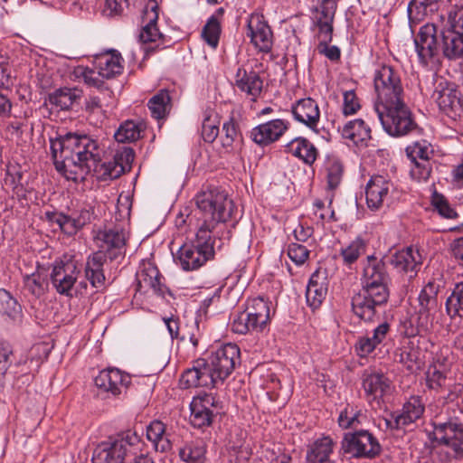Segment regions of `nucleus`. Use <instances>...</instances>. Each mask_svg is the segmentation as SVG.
Segmentation results:
<instances>
[{
	"instance_id": "1",
	"label": "nucleus",
	"mask_w": 463,
	"mask_h": 463,
	"mask_svg": "<svg viewBox=\"0 0 463 463\" xmlns=\"http://www.w3.org/2000/svg\"><path fill=\"white\" fill-rule=\"evenodd\" d=\"M197 206V232L194 238L177 251L183 269L194 270L214 256V248L220 225L229 221L235 205L227 193L216 186H209L195 196Z\"/></svg>"
},
{
	"instance_id": "2",
	"label": "nucleus",
	"mask_w": 463,
	"mask_h": 463,
	"mask_svg": "<svg viewBox=\"0 0 463 463\" xmlns=\"http://www.w3.org/2000/svg\"><path fill=\"white\" fill-rule=\"evenodd\" d=\"M51 154L56 170L67 179L77 181L91 171L102 181L118 178L124 168L112 161L99 164L102 148L97 140L88 135L67 133L51 138Z\"/></svg>"
},
{
	"instance_id": "3",
	"label": "nucleus",
	"mask_w": 463,
	"mask_h": 463,
	"mask_svg": "<svg viewBox=\"0 0 463 463\" xmlns=\"http://www.w3.org/2000/svg\"><path fill=\"white\" fill-rule=\"evenodd\" d=\"M377 102L374 110L383 129L392 137L419 132L420 128L403 101L400 78L390 66H383L374 76Z\"/></svg>"
},
{
	"instance_id": "4",
	"label": "nucleus",
	"mask_w": 463,
	"mask_h": 463,
	"mask_svg": "<svg viewBox=\"0 0 463 463\" xmlns=\"http://www.w3.org/2000/svg\"><path fill=\"white\" fill-rule=\"evenodd\" d=\"M389 280L383 259L368 256L361 279L362 288L351 298L352 312L354 316L366 323L374 322L379 317V309L388 302Z\"/></svg>"
},
{
	"instance_id": "5",
	"label": "nucleus",
	"mask_w": 463,
	"mask_h": 463,
	"mask_svg": "<svg viewBox=\"0 0 463 463\" xmlns=\"http://www.w3.org/2000/svg\"><path fill=\"white\" fill-rule=\"evenodd\" d=\"M436 440L453 451L456 459H463V410L447 407L433 420Z\"/></svg>"
},
{
	"instance_id": "6",
	"label": "nucleus",
	"mask_w": 463,
	"mask_h": 463,
	"mask_svg": "<svg viewBox=\"0 0 463 463\" xmlns=\"http://www.w3.org/2000/svg\"><path fill=\"white\" fill-rule=\"evenodd\" d=\"M141 446V436L128 430L101 442L93 452L92 463H125Z\"/></svg>"
},
{
	"instance_id": "7",
	"label": "nucleus",
	"mask_w": 463,
	"mask_h": 463,
	"mask_svg": "<svg viewBox=\"0 0 463 463\" xmlns=\"http://www.w3.org/2000/svg\"><path fill=\"white\" fill-rule=\"evenodd\" d=\"M443 287L440 279L430 280L420 290L418 297V323L419 331L427 332L430 326H432L436 314L441 308V302L438 295Z\"/></svg>"
},
{
	"instance_id": "8",
	"label": "nucleus",
	"mask_w": 463,
	"mask_h": 463,
	"mask_svg": "<svg viewBox=\"0 0 463 463\" xmlns=\"http://www.w3.org/2000/svg\"><path fill=\"white\" fill-rule=\"evenodd\" d=\"M341 450L354 458H374L382 448L378 439L368 430L347 432L341 441Z\"/></svg>"
},
{
	"instance_id": "9",
	"label": "nucleus",
	"mask_w": 463,
	"mask_h": 463,
	"mask_svg": "<svg viewBox=\"0 0 463 463\" xmlns=\"http://www.w3.org/2000/svg\"><path fill=\"white\" fill-rule=\"evenodd\" d=\"M190 422L193 427H210L222 411V402L213 393H202L193 398L190 403Z\"/></svg>"
},
{
	"instance_id": "10",
	"label": "nucleus",
	"mask_w": 463,
	"mask_h": 463,
	"mask_svg": "<svg viewBox=\"0 0 463 463\" xmlns=\"http://www.w3.org/2000/svg\"><path fill=\"white\" fill-rule=\"evenodd\" d=\"M444 58L463 56V13L448 12V22L441 31Z\"/></svg>"
},
{
	"instance_id": "11",
	"label": "nucleus",
	"mask_w": 463,
	"mask_h": 463,
	"mask_svg": "<svg viewBox=\"0 0 463 463\" xmlns=\"http://www.w3.org/2000/svg\"><path fill=\"white\" fill-rule=\"evenodd\" d=\"M45 220L51 224H57L61 231L69 236L75 235L85 225L90 223L95 218L92 206L83 207L71 215L59 212H46Z\"/></svg>"
},
{
	"instance_id": "12",
	"label": "nucleus",
	"mask_w": 463,
	"mask_h": 463,
	"mask_svg": "<svg viewBox=\"0 0 463 463\" xmlns=\"http://www.w3.org/2000/svg\"><path fill=\"white\" fill-rule=\"evenodd\" d=\"M365 400L373 406H380L383 398L391 392L392 381L381 371L366 369L361 376Z\"/></svg>"
},
{
	"instance_id": "13",
	"label": "nucleus",
	"mask_w": 463,
	"mask_h": 463,
	"mask_svg": "<svg viewBox=\"0 0 463 463\" xmlns=\"http://www.w3.org/2000/svg\"><path fill=\"white\" fill-rule=\"evenodd\" d=\"M431 99L439 109L450 118H455L463 114V97L453 84L446 80L438 83Z\"/></svg>"
},
{
	"instance_id": "14",
	"label": "nucleus",
	"mask_w": 463,
	"mask_h": 463,
	"mask_svg": "<svg viewBox=\"0 0 463 463\" xmlns=\"http://www.w3.org/2000/svg\"><path fill=\"white\" fill-rule=\"evenodd\" d=\"M208 361L217 378L224 380L241 364V351L235 344H226L212 353Z\"/></svg>"
},
{
	"instance_id": "15",
	"label": "nucleus",
	"mask_w": 463,
	"mask_h": 463,
	"mask_svg": "<svg viewBox=\"0 0 463 463\" xmlns=\"http://www.w3.org/2000/svg\"><path fill=\"white\" fill-rule=\"evenodd\" d=\"M79 273L75 260L68 259L56 261L51 273L52 284L59 294L71 297Z\"/></svg>"
},
{
	"instance_id": "16",
	"label": "nucleus",
	"mask_w": 463,
	"mask_h": 463,
	"mask_svg": "<svg viewBox=\"0 0 463 463\" xmlns=\"http://www.w3.org/2000/svg\"><path fill=\"white\" fill-rule=\"evenodd\" d=\"M94 383L98 389V396L117 397L121 393L122 388H127L130 383V377L118 369L109 368L100 371Z\"/></svg>"
},
{
	"instance_id": "17",
	"label": "nucleus",
	"mask_w": 463,
	"mask_h": 463,
	"mask_svg": "<svg viewBox=\"0 0 463 463\" xmlns=\"http://www.w3.org/2000/svg\"><path fill=\"white\" fill-rule=\"evenodd\" d=\"M337 4L335 0H321L312 10L311 29L316 37H329L333 35L334 20Z\"/></svg>"
},
{
	"instance_id": "18",
	"label": "nucleus",
	"mask_w": 463,
	"mask_h": 463,
	"mask_svg": "<svg viewBox=\"0 0 463 463\" xmlns=\"http://www.w3.org/2000/svg\"><path fill=\"white\" fill-rule=\"evenodd\" d=\"M248 35L255 48L263 53H269L273 45V33L264 15L252 13L248 18Z\"/></svg>"
},
{
	"instance_id": "19",
	"label": "nucleus",
	"mask_w": 463,
	"mask_h": 463,
	"mask_svg": "<svg viewBox=\"0 0 463 463\" xmlns=\"http://www.w3.org/2000/svg\"><path fill=\"white\" fill-rule=\"evenodd\" d=\"M425 405L420 397L411 396L402 406V411L391 413L386 425L391 430H402L415 422L424 413Z\"/></svg>"
},
{
	"instance_id": "20",
	"label": "nucleus",
	"mask_w": 463,
	"mask_h": 463,
	"mask_svg": "<svg viewBox=\"0 0 463 463\" xmlns=\"http://www.w3.org/2000/svg\"><path fill=\"white\" fill-rule=\"evenodd\" d=\"M98 251H102L104 257L110 261L125 254L126 234L118 228L99 231L96 237Z\"/></svg>"
},
{
	"instance_id": "21",
	"label": "nucleus",
	"mask_w": 463,
	"mask_h": 463,
	"mask_svg": "<svg viewBox=\"0 0 463 463\" xmlns=\"http://www.w3.org/2000/svg\"><path fill=\"white\" fill-rule=\"evenodd\" d=\"M418 58H434L442 51V37L439 40L438 28L434 24H426L420 28L414 38Z\"/></svg>"
},
{
	"instance_id": "22",
	"label": "nucleus",
	"mask_w": 463,
	"mask_h": 463,
	"mask_svg": "<svg viewBox=\"0 0 463 463\" xmlns=\"http://www.w3.org/2000/svg\"><path fill=\"white\" fill-rule=\"evenodd\" d=\"M159 7L155 0H150L145 6L141 16V31L139 33L140 43H156L163 35L157 27Z\"/></svg>"
},
{
	"instance_id": "23",
	"label": "nucleus",
	"mask_w": 463,
	"mask_h": 463,
	"mask_svg": "<svg viewBox=\"0 0 463 463\" xmlns=\"http://www.w3.org/2000/svg\"><path fill=\"white\" fill-rule=\"evenodd\" d=\"M149 289L163 298L166 293L172 296L171 291L161 282L158 269L151 263H148L137 273V290L146 293Z\"/></svg>"
},
{
	"instance_id": "24",
	"label": "nucleus",
	"mask_w": 463,
	"mask_h": 463,
	"mask_svg": "<svg viewBox=\"0 0 463 463\" xmlns=\"http://www.w3.org/2000/svg\"><path fill=\"white\" fill-rule=\"evenodd\" d=\"M291 112L297 121L317 131L320 110L316 100L311 98L301 99L292 105Z\"/></svg>"
},
{
	"instance_id": "25",
	"label": "nucleus",
	"mask_w": 463,
	"mask_h": 463,
	"mask_svg": "<svg viewBox=\"0 0 463 463\" xmlns=\"http://www.w3.org/2000/svg\"><path fill=\"white\" fill-rule=\"evenodd\" d=\"M392 186V182L383 175H373L366 184V203L372 211H377L383 206L384 198Z\"/></svg>"
},
{
	"instance_id": "26",
	"label": "nucleus",
	"mask_w": 463,
	"mask_h": 463,
	"mask_svg": "<svg viewBox=\"0 0 463 463\" xmlns=\"http://www.w3.org/2000/svg\"><path fill=\"white\" fill-rule=\"evenodd\" d=\"M389 262L398 272H414L416 275L422 264V257L418 249L410 246L392 254Z\"/></svg>"
},
{
	"instance_id": "27",
	"label": "nucleus",
	"mask_w": 463,
	"mask_h": 463,
	"mask_svg": "<svg viewBox=\"0 0 463 463\" xmlns=\"http://www.w3.org/2000/svg\"><path fill=\"white\" fill-rule=\"evenodd\" d=\"M286 129L283 120L274 119L252 128L250 137L254 143L265 146L278 140Z\"/></svg>"
},
{
	"instance_id": "28",
	"label": "nucleus",
	"mask_w": 463,
	"mask_h": 463,
	"mask_svg": "<svg viewBox=\"0 0 463 463\" xmlns=\"http://www.w3.org/2000/svg\"><path fill=\"white\" fill-rule=\"evenodd\" d=\"M341 137L357 147H366L372 138L370 127L361 118L346 122L339 128Z\"/></svg>"
},
{
	"instance_id": "29",
	"label": "nucleus",
	"mask_w": 463,
	"mask_h": 463,
	"mask_svg": "<svg viewBox=\"0 0 463 463\" xmlns=\"http://www.w3.org/2000/svg\"><path fill=\"white\" fill-rule=\"evenodd\" d=\"M107 260L102 251H96L86 260L84 268L85 278L97 289L102 288L105 286L106 277L103 267Z\"/></svg>"
},
{
	"instance_id": "30",
	"label": "nucleus",
	"mask_w": 463,
	"mask_h": 463,
	"mask_svg": "<svg viewBox=\"0 0 463 463\" xmlns=\"http://www.w3.org/2000/svg\"><path fill=\"white\" fill-rule=\"evenodd\" d=\"M327 294V279L319 271L314 272L308 281L306 290L307 304L313 310L317 309Z\"/></svg>"
},
{
	"instance_id": "31",
	"label": "nucleus",
	"mask_w": 463,
	"mask_h": 463,
	"mask_svg": "<svg viewBox=\"0 0 463 463\" xmlns=\"http://www.w3.org/2000/svg\"><path fill=\"white\" fill-rule=\"evenodd\" d=\"M286 151L307 165H312L318 156L317 147L305 137H296L288 142L286 145Z\"/></svg>"
},
{
	"instance_id": "32",
	"label": "nucleus",
	"mask_w": 463,
	"mask_h": 463,
	"mask_svg": "<svg viewBox=\"0 0 463 463\" xmlns=\"http://www.w3.org/2000/svg\"><path fill=\"white\" fill-rule=\"evenodd\" d=\"M222 133L223 135L221 137L222 147L227 152H241L243 146V137L239 124L233 118L223 123Z\"/></svg>"
},
{
	"instance_id": "33",
	"label": "nucleus",
	"mask_w": 463,
	"mask_h": 463,
	"mask_svg": "<svg viewBox=\"0 0 463 463\" xmlns=\"http://www.w3.org/2000/svg\"><path fill=\"white\" fill-rule=\"evenodd\" d=\"M334 441L330 437L317 439L307 452V463H334L330 456L334 450Z\"/></svg>"
},
{
	"instance_id": "34",
	"label": "nucleus",
	"mask_w": 463,
	"mask_h": 463,
	"mask_svg": "<svg viewBox=\"0 0 463 463\" xmlns=\"http://www.w3.org/2000/svg\"><path fill=\"white\" fill-rule=\"evenodd\" d=\"M442 0H411L407 12L411 27L419 24L428 14L437 12Z\"/></svg>"
},
{
	"instance_id": "35",
	"label": "nucleus",
	"mask_w": 463,
	"mask_h": 463,
	"mask_svg": "<svg viewBox=\"0 0 463 463\" xmlns=\"http://www.w3.org/2000/svg\"><path fill=\"white\" fill-rule=\"evenodd\" d=\"M206 445L202 439L185 442L178 449V456L184 463H205Z\"/></svg>"
},
{
	"instance_id": "36",
	"label": "nucleus",
	"mask_w": 463,
	"mask_h": 463,
	"mask_svg": "<svg viewBox=\"0 0 463 463\" xmlns=\"http://www.w3.org/2000/svg\"><path fill=\"white\" fill-rule=\"evenodd\" d=\"M224 8L219 7L215 12L207 19L202 30V36L204 41L212 47H217L222 33L221 21L224 15Z\"/></svg>"
},
{
	"instance_id": "37",
	"label": "nucleus",
	"mask_w": 463,
	"mask_h": 463,
	"mask_svg": "<svg viewBox=\"0 0 463 463\" xmlns=\"http://www.w3.org/2000/svg\"><path fill=\"white\" fill-rule=\"evenodd\" d=\"M449 373H447L446 367L437 364H430L426 373V385L430 390L439 392L449 386Z\"/></svg>"
},
{
	"instance_id": "38",
	"label": "nucleus",
	"mask_w": 463,
	"mask_h": 463,
	"mask_svg": "<svg viewBox=\"0 0 463 463\" xmlns=\"http://www.w3.org/2000/svg\"><path fill=\"white\" fill-rule=\"evenodd\" d=\"M236 85L248 95L253 97V99L259 96L262 90V80L255 72L247 73L244 69H238L236 73Z\"/></svg>"
},
{
	"instance_id": "39",
	"label": "nucleus",
	"mask_w": 463,
	"mask_h": 463,
	"mask_svg": "<svg viewBox=\"0 0 463 463\" xmlns=\"http://www.w3.org/2000/svg\"><path fill=\"white\" fill-rule=\"evenodd\" d=\"M245 311L250 316L251 319L255 320V325H260L263 329L265 328L270 317L268 301L260 297L251 298L248 301Z\"/></svg>"
},
{
	"instance_id": "40",
	"label": "nucleus",
	"mask_w": 463,
	"mask_h": 463,
	"mask_svg": "<svg viewBox=\"0 0 463 463\" xmlns=\"http://www.w3.org/2000/svg\"><path fill=\"white\" fill-rule=\"evenodd\" d=\"M75 90L59 89L49 95V102L57 110H69L79 99Z\"/></svg>"
},
{
	"instance_id": "41",
	"label": "nucleus",
	"mask_w": 463,
	"mask_h": 463,
	"mask_svg": "<svg viewBox=\"0 0 463 463\" xmlns=\"http://www.w3.org/2000/svg\"><path fill=\"white\" fill-rule=\"evenodd\" d=\"M446 313L450 318L463 317V281L455 287L445 302Z\"/></svg>"
},
{
	"instance_id": "42",
	"label": "nucleus",
	"mask_w": 463,
	"mask_h": 463,
	"mask_svg": "<svg viewBox=\"0 0 463 463\" xmlns=\"http://www.w3.org/2000/svg\"><path fill=\"white\" fill-rule=\"evenodd\" d=\"M326 171L327 186L335 189L340 184L344 175V164L340 158L335 156H328L325 164Z\"/></svg>"
},
{
	"instance_id": "43",
	"label": "nucleus",
	"mask_w": 463,
	"mask_h": 463,
	"mask_svg": "<svg viewBox=\"0 0 463 463\" xmlns=\"http://www.w3.org/2000/svg\"><path fill=\"white\" fill-rule=\"evenodd\" d=\"M0 299L2 302V311L13 322L21 323L22 307L5 289H0Z\"/></svg>"
},
{
	"instance_id": "44",
	"label": "nucleus",
	"mask_w": 463,
	"mask_h": 463,
	"mask_svg": "<svg viewBox=\"0 0 463 463\" xmlns=\"http://www.w3.org/2000/svg\"><path fill=\"white\" fill-rule=\"evenodd\" d=\"M141 125L133 120H126L120 124L114 134L115 140L118 143L134 142L140 137Z\"/></svg>"
},
{
	"instance_id": "45",
	"label": "nucleus",
	"mask_w": 463,
	"mask_h": 463,
	"mask_svg": "<svg viewBox=\"0 0 463 463\" xmlns=\"http://www.w3.org/2000/svg\"><path fill=\"white\" fill-rule=\"evenodd\" d=\"M170 101L171 98L165 90H162L153 96L148 101V108L152 116L156 119L164 118L170 106Z\"/></svg>"
},
{
	"instance_id": "46",
	"label": "nucleus",
	"mask_w": 463,
	"mask_h": 463,
	"mask_svg": "<svg viewBox=\"0 0 463 463\" xmlns=\"http://www.w3.org/2000/svg\"><path fill=\"white\" fill-rule=\"evenodd\" d=\"M255 324V320L251 319L250 316L244 310L233 318L231 327L232 332L241 335L250 332H261L263 328Z\"/></svg>"
},
{
	"instance_id": "47",
	"label": "nucleus",
	"mask_w": 463,
	"mask_h": 463,
	"mask_svg": "<svg viewBox=\"0 0 463 463\" xmlns=\"http://www.w3.org/2000/svg\"><path fill=\"white\" fill-rule=\"evenodd\" d=\"M196 365L199 373L200 387H215L218 383H223L222 380L215 377L216 373L208 360L199 359L196 361Z\"/></svg>"
},
{
	"instance_id": "48",
	"label": "nucleus",
	"mask_w": 463,
	"mask_h": 463,
	"mask_svg": "<svg viewBox=\"0 0 463 463\" xmlns=\"http://www.w3.org/2000/svg\"><path fill=\"white\" fill-rule=\"evenodd\" d=\"M366 243L362 238H356L346 247H343L340 255L343 258L344 264L352 265L358 258L365 252Z\"/></svg>"
},
{
	"instance_id": "49",
	"label": "nucleus",
	"mask_w": 463,
	"mask_h": 463,
	"mask_svg": "<svg viewBox=\"0 0 463 463\" xmlns=\"http://www.w3.org/2000/svg\"><path fill=\"white\" fill-rule=\"evenodd\" d=\"M399 362L411 373L420 370L422 361L420 358V351L413 346L403 347L399 354Z\"/></svg>"
},
{
	"instance_id": "50",
	"label": "nucleus",
	"mask_w": 463,
	"mask_h": 463,
	"mask_svg": "<svg viewBox=\"0 0 463 463\" xmlns=\"http://www.w3.org/2000/svg\"><path fill=\"white\" fill-rule=\"evenodd\" d=\"M360 416H362L361 410H358L351 404H347L339 414L338 424L343 429L356 427L361 423Z\"/></svg>"
},
{
	"instance_id": "51",
	"label": "nucleus",
	"mask_w": 463,
	"mask_h": 463,
	"mask_svg": "<svg viewBox=\"0 0 463 463\" xmlns=\"http://www.w3.org/2000/svg\"><path fill=\"white\" fill-rule=\"evenodd\" d=\"M24 289L35 298L44 294V279L38 272L24 276Z\"/></svg>"
},
{
	"instance_id": "52",
	"label": "nucleus",
	"mask_w": 463,
	"mask_h": 463,
	"mask_svg": "<svg viewBox=\"0 0 463 463\" xmlns=\"http://www.w3.org/2000/svg\"><path fill=\"white\" fill-rule=\"evenodd\" d=\"M406 154L411 161L430 160L432 154L430 145L425 141H418L406 147Z\"/></svg>"
},
{
	"instance_id": "53",
	"label": "nucleus",
	"mask_w": 463,
	"mask_h": 463,
	"mask_svg": "<svg viewBox=\"0 0 463 463\" xmlns=\"http://www.w3.org/2000/svg\"><path fill=\"white\" fill-rule=\"evenodd\" d=\"M431 204L439 214L447 219L458 218V213L450 206L444 195L435 192L431 197Z\"/></svg>"
},
{
	"instance_id": "54",
	"label": "nucleus",
	"mask_w": 463,
	"mask_h": 463,
	"mask_svg": "<svg viewBox=\"0 0 463 463\" xmlns=\"http://www.w3.org/2000/svg\"><path fill=\"white\" fill-rule=\"evenodd\" d=\"M212 117L213 112L206 111L202 124V137L208 143H213L219 135V127Z\"/></svg>"
},
{
	"instance_id": "55",
	"label": "nucleus",
	"mask_w": 463,
	"mask_h": 463,
	"mask_svg": "<svg viewBox=\"0 0 463 463\" xmlns=\"http://www.w3.org/2000/svg\"><path fill=\"white\" fill-rule=\"evenodd\" d=\"M73 75L77 79H82L89 86L100 88L103 84L101 75H99V71L90 70L83 66L76 67L73 71Z\"/></svg>"
},
{
	"instance_id": "56",
	"label": "nucleus",
	"mask_w": 463,
	"mask_h": 463,
	"mask_svg": "<svg viewBox=\"0 0 463 463\" xmlns=\"http://www.w3.org/2000/svg\"><path fill=\"white\" fill-rule=\"evenodd\" d=\"M411 163L410 175L411 178L418 182L427 181L432 170L430 161H411Z\"/></svg>"
},
{
	"instance_id": "57",
	"label": "nucleus",
	"mask_w": 463,
	"mask_h": 463,
	"mask_svg": "<svg viewBox=\"0 0 463 463\" xmlns=\"http://www.w3.org/2000/svg\"><path fill=\"white\" fill-rule=\"evenodd\" d=\"M134 158V149L129 146H122L117 149L113 156V159L117 162L118 166L124 168V173L131 170Z\"/></svg>"
},
{
	"instance_id": "58",
	"label": "nucleus",
	"mask_w": 463,
	"mask_h": 463,
	"mask_svg": "<svg viewBox=\"0 0 463 463\" xmlns=\"http://www.w3.org/2000/svg\"><path fill=\"white\" fill-rule=\"evenodd\" d=\"M318 39V43L316 47V52L319 55L326 56V58H340L341 51L335 45H329L332 42L333 35L329 37H317Z\"/></svg>"
},
{
	"instance_id": "59",
	"label": "nucleus",
	"mask_w": 463,
	"mask_h": 463,
	"mask_svg": "<svg viewBox=\"0 0 463 463\" xmlns=\"http://www.w3.org/2000/svg\"><path fill=\"white\" fill-rule=\"evenodd\" d=\"M14 361L13 346L6 341H0V375H5Z\"/></svg>"
},
{
	"instance_id": "60",
	"label": "nucleus",
	"mask_w": 463,
	"mask_h": 463,
	"mask_svg": "<svg viewBox=\"0 0 463 463\" xmlns=\"http://www.w3.org/2000/svg\"><path fill=\"white\" fill-rule=\"evenodd\" d=\"M122 71L123 65L119 60H105L104 63L99 64V75H101L102 79H111L120 74Z\"/></svg>"
},
{
	"instance_id": "61",
	"label": "nucleus",
	"mask_w": 463,
	"mask_h": 463,
	"mask_svg": "<svg viewBox=\"0 0 463 463\" xmlns=\"http://www.w3.org/2000/svg\"><path fill=\"white\" fill-rule=\"evenodd\" d=\"M310 251L306 246L298 243H290L288 246L287 254L297 265H302L309 257Z\"/></svg>"
},
{
	"instance_id": "62",
	"label": "nucleus",
	"mask_w": 463,
	"mask_h": 463,
	"mask_svg": "<svg viewBox=\"0 0 463 463\" xmlns=\"http://www.w3.org/2000/svg\"><path fill=\"white\" fill-rule=\"evenodd\" d=\"M343 112L345 115H353L356 113L360 108V102L353 90H345L344 93Z\"/></svg>"
},
{
	"instance_id": "63",
	"label": "nucleus",
	"mask_w": 463,
	"mask_h": 463,
	"mask_svg": "<svg viewBox=\"0 0 463 463\" xmlns=\"http://www.w3.org/2000/svg\"><path fill=\"white\" fill-rule=\"evenodd\" d=\"M165 431V424L160 420H154L146 428V437L150 441L157 446V443L163 439Z\"/></svg>"
},
{
	"instance_id": "64",
	"label": "nucleus",
	"mask_w": 463,
	"mask_h": 463,
	"mask_svg": "<svg viewBox=\"0 0 463 463\" xmlns=\"http://www.w3.org/2000/svg\"><path fill=\"white\" fill-rule=\"evenodd\" d=\"M378 346V345L373 341L372 336H362L359 337L355 344V351L360 357H366Z\"/></svg>"
}]
</instances>
